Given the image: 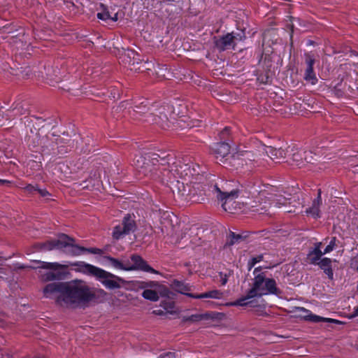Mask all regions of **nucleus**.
Listing matches in <instances>:
<instances>
[{
    "instance_id": "6",
    "label": "nucleus",
    "mask_w": 358,
    "mask_h": 358,
    "mask_svg": "<svg viewBox=\"0 0 358 358\" xmlns=\"http://www.w3.org/2000/svg\"><path fill=\"white\" fill-rule=\"evenodd\" d=\"M70 265L76 266V268L75 270L78 272L94 277L106 289H115L121 287L120 284V282L122 281L121 278L99 267L85 262H76L71 263Z\"/></svg>"
},
{
    "instance_id": "13",
    "label": "nucleus",
    "mask_w": 358,
    "mask_h": 358,
    "mask_svg": "<svg viewBox=\"0 0 358 358\" xmlns=\"http://www.w3.org/2000/svg\"><path fill=\"white\" fill-rule=\"evenodd\" d=\"M253 155L249 152L241 153H235L230 155L229 159L227 161V166H229L235 169L243 168L244 166L247 167V170L250 171L255 166L253 162H257L255 158L252 159Z\"/></svg>"
},
{
    "instance_id": "42",
    "label": "nucleus",
    "mask_w": 358,
    "mask_h": 358,
    "mask_svg": "<svg viewBox=\"0 0 358 358\" xmlns=\"http://www.w3.org/2000/svg\"><path fill=\"white\" fill-rule=\"evenodd\" d=\"M336 241V237H333L331 239L329 245L325 248V249L324 250V254H327V253H329V252H331L335 248Z\"/></svg>"
},
{
    "instance_id": "56",
    "label": "nucleus",
    "mask_w": 358,
    "mask_h": 358,
    "mask_svg": "<svg viewBox=\"0 0 358 358\" xmlns=\"http://www.w3.org/2000/svg\"><path fill=\"white\" fill-rule=\"evenodd\" d=\"M4 117V113L1 110V108H0V120Z\"/></svg>"
},
{
    "instance_id": "4",
    "label": "nucleus",
    "mask_w": 358,
    "mask_h": 358,
    "mask_svg": "<svg viewBox=\"0 0 358 358\" xmlns=\"http://www.w3.org/2000/svg\"><path fill=\"white\" fill-rule=\"evenodd\" d=\"M73 62L72 60H68L66 64H61V68L58 66H45V73L46 79L50 82L51 85L59 83L64 81H69V86L63 85L61 87L68 92L79 90L81 87V82L79 79L80 73L77 72V69L74 67L69 68L68 66Z\"/></svg>"
},
{
    "instance_id": "23",
    "label": "nucleus",
    "mask_w": 358,
    "mask_h": 358,
    "mask_svg": "<svg viewBox=\"0 0 358 358\" xmlns=\"http://www.w3.org/2000/svg\"><path fill=\"white\" fill-rule=\"evenodd\" d=\"M92 93L98 97L109 98L110 99H115L118 98L119 94L117 90L114 87L102 88L97 90H91Z\"/></svg>"
},
{
    "instance_id": "41",
    "label": "nucleus",
    "mask_w": 358,
    "mask_h": 358,
    "mask_svg": "<svg viewBox=\"0 0 358 358\" xmlns=\"http://www.w3.org/2000/svg\"><path fill=\"white\" fill-rule=\"evenodd\" d=\"M38 189V185H33L31 184H29L23 188L24 191L29 194H34L35 192H37Z\"/></svg>"
},
{
    "instance_id": "24",
    "label": "nucleus",
    "mask_w": 358,
    "mask_h": 358,
    "mask_svg": "<svg viewBox=\"0 0 358 358\" xmlns=\"http://www.w3.org/2000/svg\"><path fill=\"white\" fill-rule=\"evenodd\" d=\"M322 204L321 192L318 190V194L316 199L313 201L312 206L307 208L306 213L311 215L315 218L320 217V206Z\"/></svg>"
},
{
    "instance_id": "36",
    "label": "nucleus",
    "mask_w": 358,
    "mask_h": 358,
    "mask_svg": "<svg viewBox=\"0 0 358 358\" xmlns=\"http://www.w3.org/2000/svg\"><path fill=\"white\" fill-rule=\"evenodd\" d=\"M243 239V236L241 234H236L234 232H231L229 234V241L227 244L232 245L235 243H239Z\"/></svg>"
},
{
    "instance_id": "12",
    "label": "nucleus",
    "mask_w": 358,
    "mask_h": 358,
    "mask_svg": "<svg viewBox=\"0 0 358 358\" xmlns=\"http://www.w3.org/2000/svg\"><path fill=\"white\" fill-rule=\"evenodd\" d=\"M137 225L135 220V215L126 214L122 222L114 227L113 230V238L115 240L123 238L127 235L136 231Z\"/></svg>"
},
{
    "instance_id": "50",
    "label": "nucleus",
    "mask_w": 358,
    "mask_h": 358,
    "mask_svg": "<svg viewBox=\"0 0 358 358\" xmlns=\"http://www.w3.org/2000/svg\"><path fill=\"white\" fill-rule=\"evenodd\" d=\"M266 206H264L261 208H257L256 210H254V211L257 212L259 214H263V213H265L266 212Z\"/></svg>"
},
{
    "instance_id": "18",
    "label": "nucleus",
    "mask_w": 358,
    "mask_h": 358,
    "mask_svg": "<svg viewBox=\"0 0 358 358\" xmlns=\"http://www.w3.org/2000/svg\"><path fill=\"white\" fill-rule=\"evenodd\" d=\"M190 163L192 161L187 157H182V162L180 161V178H182L184 180H198L200 176L194 175L196 174V170L194 168L191 167Z\"/></svg>"
},
{
    "instance_id": "33",
    "label": "nucleus",
    "mask_w": 358,
    "mask_h": 358,
    "mask_svg": "<svg viewBox=\"0 0 358 358\" xmlns=\"http://www.w3.org/2000/svg\"><path fill=\"white\" fill-rule=\"evenodd\" d=\"M142 296L151 301H157L159 299L158 292L153 289H146L142 293Z\"/></svg>"
},
{
    "instance_id": "1",
    "label": "nucleus",
    "mask_w": 358,
    "mask_h": 358,
    "mask_svg": "<svg viewBox=\"0 0 358 358\" xmlns=\"http://www.w3.org/2000/svg\"><path fill=\"white\" fill-rule=\"evenodd\" d=\"M58 293L56 301L66 306L78 307L93 301L96 295L82 280L51 282L45 286L43 294L46 297Z\"/></svg>"
},
{
    "instance_id": "48",
    "label": "nucleus",
    "mask_w": 358,
    "mask_h": 358,
    "mask_svg": "<svg viewBox=\"0 0 358 358\" xmlns=\"http://www.w3.org/2000/svg\"><path fill=\"white\" fill-rule=\"evenodd\" d=\"M176 73H171L170 71H169L167 74H164L163 76L165 78V79L171 80L172 77L176 78Z\"/></svg>"
},
{
    "instance_id": "60",
    "label": "nucleus",
    "mask_w": 358,
    "mask_h": 358,
    "mask_svg": "<svg viewBox=\"0 0 358 358\" xmlns=\"http://www.w3.org/2000/svg\"><path fill=\"white\" fill-rule=\"evenodd\" d=\"M186 122V120H181V119H180V122Z\"/></svg>"
},
{
    "instance_id": "52",
    "label": "nucleus",
    "mask_w": 358,
    "mask_h": 358,
    "mask_svg": "<svg viewBox=\"0 0 358 358\" xmlns=\"http://www.w3.org/2000/svg\"><path fill=\"white\" fill-rule=\"evenodd\" d=\"M228 131H229V128L228 127H225L221 132V136L222 138H224V136L227 135L228 134Z\"/></svg>"
},
{
    "instance_id": "34",
    "label": "nucleus",
    "mask_w": 358,
    "mask_h": 358,
    "mask_svg": "<svg viewBox=\"0 0 358 358\" xmlns=\"http://www.w3.org/2000/svg\"><path fill=\"white\" fill-rule=\"evenodd\" d=\"M232 36V39L234 43L236 45L237 42L243 41L245 38V34L243 30H239L237 32H231L230 33Z\"/></svg>"
},
{
    "instance_id": "40",
    "label": "nucleus",
    "mask_w": 358,
    "mask_h": 358,
    "mask_svg": "<svg viewBox=\"0 0 358 358\" xmlns=\"http://www.w3.org/2000/svg\"><path fill=\"white\" fill-rule=\"evenodd\" d=\"M97 17L101 20H107L109 19H112L113 21L117 20V17L115 16L114 18H112L110 15V13L108 10H103L101 13H97Z\"/></svg>"
},
{
    "instance_id": "53",
    "label": "nucleus",
    "mask_w": 358,
    "mask_h": 358,
    "mask_svg": "<svg viewBox=\"0 0 358 358\" xmlns=\"http://www.w3.org/2000/svg\"><path fill=\"white\" fill-rule=\"evenodd\" d=\"M190 2H191V0H189ZM193 1L195 3H197L198 6H201V7L202 8L203 7V1L202 0H193Z\"/></svg>"
},
{
    "instance_id": "27",
    "label": "nucleus",
    "mask_w": 358,
    "mask_h": 358,
    "mask_svg": "<svg viewBox=\"0 0 358 358\" xmlns=\"http://www.w3.org/2000/svg\"><path fill=\"white\" fill-rule=\"evenodd\" d=\"M317 265L320 266V268L324 271L329 279H333L334 273L331 268V259L324 257L322 259Z\"/></svg>"
},
{
    "instance_id": "11",
    "label": "nucleus",
    "mask_w": 358,
    "mask_h": 358,
    "mask_svg": "<svg viewBox=\"0 0 358 358\" xmlns=\"http://www.w3.org/2000/svg\"><path fill=\"white\" fill-rule=\"evenodd\" d=\"M182 189H180V202L182 205H188L192 203H199L203 199H200L198 190L200 189V183L196 180H188L182 182Z\"/></svg>"
},
{
    "instance_id": "59",
    "label": "nucleus",
    "mask_w": 358,
    "mask_h": 358,
    "mask_svg": "<svg viewBox=\"0 0 358 358\" xmlns=\"http://www.w3.org/2000/svg\"><path fill=\"white\" fill-rule=\"evenodd\" d=\"M174 282H175V284H179V281H178L176 280L174 281Z\"/></svg>"
},
{
    "instance_id": "46",
    "label": "nucleus",
    "mask_w": 358,
    "mask_h": 358,
    "mask_svg": "<svg viewBox=\"0 0 358 358\" xmlns=\"http://www.w3.org/2000/svg\"><path fill=\"white\" fill-rule=\"evenodd\" d=\"M29 165L31 166V169H34L35 170H39L41 167V164L40 162H37L35 161H32L29 163Z\"/></svg>"
},
{
    "instance_id": "19",
    "label": "nucleus",
    "mask_w": 358,
    "mask_h": 358,
    "mask_svg": "<svg viewBox=\"0 0 358 358\" xmlns=\"http://www.w3.org/2000/svg\"><path fill=\"white\" fill-rule=\"evenodd\" d=\"M141 162H149L151 164H157L162 166H165L168 164L169 167L170 164V155L166 154V152H162L161 154L158 153H150L146 155L145 157H140L139 159Z\"/></svg>"
},
{
    "instance_id": "20",
    "label": "nucleus",
    "mask_w": 358,
    "mask_h": 358,
    "mask_svg": "<svg viewBox=\"0 0 358 358\" xmlns=\"http://www.w3.org/2000/svg\"><path fill=\"white\" fill-rule=\"evenodd\" d=\"M297 310L299 312L303 313L301 314V317H303L306 320L318 323V322H330V323H334L338 324L339 323L338 320L331 319V318H326L323 317L319 315H316L313 314L310 310L303 308V307H299L297 308Z\"/></svg>"
},
{
    "instance_id": "61",
    "label": "nucleus",
    "mask_w": 358,
    "mask_h": 358,
    "mask_svg": "<svg viewBox=\"0 0 358 358\" xmlns=\"http://www.w3.org/2000/svg\"><path fill=\"white\" fill-rule=\"evenodd\" d=\"M357 271H358V266H357Z\"/></svg>"
},
{
    "instance_id": "37",
    "label": "nucleus",
    "mask_w": 358,
    "mask_h": 358,
    "mask_svg": "<svg viewBox=\"0 0 358 358\" xmlns=\"http://www.w3.org/2000/svg\"><path fill=\"white\" fill-rule=\"evenodd\" d=\"M85 141L86 146L81 148H80V152H83V153H87V152H91L92 148L94 146V145H93V140L91 138H90L89 136H87L85 139Z\"/></svg>"
},
{
    "instance_id": "15",
    "label": "nucleus",
    "mask_w": 358,
    "mask_h": 358,
    "mask_svg": "<svg viewBox=\"0 0 358 358\" xmlns=\"http://www.w3.org/2000/svg\"><path fill=\"white\" fill-rule=\"evenodd\" d=\"M121 62L128 67L131 71H141V67H136V65L142 64L143 62L141 55L134 50L128 49L124 50L120 57Z\"/></svg>"
},
{
    "instance_id": "54",
    "label": "nucleus",
    "mask_w": 358,
    "mask_h": 358,
    "mask_svg": "<svg viewBox=\"0 0 358 358\" xmlns=\"http://www.w3.org/2000/svg\"><path fill=\"white\" fill-rule=\"evenodd\" d=\"M315 247L313 249H319V250H321L320 248L322 246V243L321 242H318V243H315Z\"/></svg>"
},
{
    "instance_id": "7",
    "label": "nucleus",
    "mask_w": 358,
    "mask_h": 358,
    "mask_svg": "<svg viewBox=\"0 0 358 358\" xmlns=\"http://www.w3.org/2000/svg\"><path fill=\"white\" fill-rule=\"evenodd\" d=\"M200 183V189L198 190L199 196L203 194L216 198L217 200L222 201V206L224 210H228L227 204L228 201H231L238 196V191L236 189L230 192L226 191L223 187L220 188L217 183L208 181L206 178L200 176L198 180Z\"/></svg>"
},
{
    "instance_id": "22",
    "label": "nucleus",
    "mask_w": 358,
    "mask_h": 358,
    "mask_svg": "<svg viewBox=\"0 0 358 358\" xmlns=\"http://www.w3.org/2000/svg\"><path fill=\"white\" fill-rule=\"evenodd\" d=\"M235 45L236 44L234 43L232 36L229 33L215 41V46L220 51L234 49Z\"/></svg>"
},
{
    "instance_id": "58",
    "label": "nucleus",
    "mask_w": 358,
    "mask_h": 358,
    "mask_svg": "<svg viewBox=\"0 0 358 358\" xmlns=\"http://www.w3.org/2000/svg\"><path fill=\"white\" fill-rule=\"evenodd\" d=\"M174 178H175L176 181L177 182H179V180H178V177L174 176Z\"/></svg>"
},
{
    "instance_id": "25",
    "label": "nucleus",
    "mask_w": 358,
    "mask_h": 358,
    "mask_svg": "<svg viewBox=\"0 0 358 358\" xmlns=\"http://www.w3.org/2000/svg\"><path fill=\"white\" fill-rule=\"evenodd\" d=\"M307 155H311V152L298 150L292 154V160L296 166L301 167L303 165L304 161L310 162V160L308 159Z\"/></svg>"
},
{
    "instance_id": "2",
    "label": "nucleus",
    "mask_w": 358,
    "mask_h": 358,
    "mask_svg": "<svg viewBox=\"0 0 358 358\" xmlns=\"http://www.w3.org/2000/svg\"><path fill=\"white\" fill-rule=\"evenodd\" d=\"M132 108L133 114L135 118H138L137 115H146V120L149 123L160 124L164 121H167L172 124L178 123L179 120V113H176L175 108L172 105L159 106L157 103L150 104V102L144 98H139L133 101L132 106L129 109Z\"/></svg>"
},
{
    "instance_id": "5",
    "label": "nucleus",
    "mask_w": 358,
    "mask_h": 358,
    "mask_svg": "<svg viewBox=\"0 0 358 358\" xmlns=\"http://www.w3.org/2000/svg\"><path fill=\"white\" fill-rule=\"evenodd\" d=\"M37 246L42 250H52L55 248L62 250L66 254L72 256H79L84 252L94 255H101L102 253V250L99 248H87L74 244V239L64 234L60 235L57 240L40 243L37 244Z\"/></svg>"
},
{
    "instance_id": "14",
    "label": "nucleus",
    "mask_w": 358,
    "mask_h": 358,
    "mask_svg": "<svg viewBox=\"0 0 358 358\" xmlns=\"http://www.w3.org/2000/svg\"><path fill=\"white\" fill-rule=\"evenodd\" d=\"M131 263L129 260H127L128 266V271H136L140 270L145 272L158 274L159 271L151 267L140 255H132L131 256Z\"/></svg>"
},
{
    "instance_id": "29",
    "label": "nucleus",
    "mask_w": 358,
    "mask_h": 358,
    "mask_svg": "<svg viewBox=\"0 0 358 358\" xmlns=\"http://www.w3.org/2000/svg\"><path fill=\"white\" fill-rule=\"evenodd\" d=\"M27 112V108H25L22 103H16L15 107H13L11 110H8V113H12V115L8 113L6 114V119H10L11 117H15L17 116H20L25 114Z\"/></svg>"
},
{
    "instance_id": "3",
    "label": "nucleus",
    "mask_w": 358,
    "mask_h": 358,
    "mask_svg": "<svg viewBox=\"0 0 358 358\" xmlns=\"http://www.w3.org/2000/svg\"><path fill=\"white\" fill-rule=\"evenodd\" d=\"M261 271L260 266L254 269L251 287L245 296L233 303L234 306H245L251 305L253 302L252 299L255 297H262L267 294L280 296L282 294V291L277 287L275 280L273 278H267L266 272Z\"/></svg>"
},
{
    "instance_id": "51",
    "label": "nucleus",
    "mask_w": 358,
    "mask_h": 358,
    "mask_svg": "<svg viewBox=\"0 0 358 358\" xmlns=\"http://www.w3.org/2000/svg\"><path fill=\"white\" fill-rule=\"evenodd\" d=\"M170 293L169 290L167 288H164L163 291L160 292V295L162 296H168L169 294Z\"/></svg>"
},
{
    "instance_id": "45",
    "label": "nucleus",
    "mask_w": 358,
    "mask_h": 358,
    "mask_svg": "<svg viewBox=\"0 0 358 358\" xmlns=\"http://www.w3.org/2000/svg\"><path fill=\"white\" fill-rule=\"evenodd\" d=\"M37 192L40 194V196L41 197H43V198H47L49 196H50V194L49 193V192L48 190H46L45 189L38 188Z\"/></svg>"
},
{
    "instance_id": "55",
    "label": "nucleus",
    "mask_w": 358,
    "mask_h": 358,
    "mask_svg": "<svg viewBox=\"0 0 358 358\" xmlns=\"http://www.w3.org/2000/svg\"><path fill=\"white\" fill-rule=\"evenodd\" d=\"M358 316V306L355 308V311L352 314V317Z\"/></svg>"
},
{
    "instance_id": "57",
    "label": "nucleus",
    "mask_w": 358,
    "mask_h": 358,
    "mask_svg": "<svg viewBox=\"0 0 358 358\" xmlns=\"http://www.w3.org/2000/svg\"><path fill=\"white\" fill-rule=\"evenodd\" d=\"M308 157V160H310V163H312V161L313 159V155L311 154V155H307Z\"/></svg>"
},
{
    "instance_id": "30",
    "label": "nucleus",
    "mask_w": 358,
    "mask_h": 358,
    "mask_svg": "<svg viewBox=\"0 0 358 358\" xmlns=\"http://www.w3.org/2000/svg\"><path fill=\"white\" fill-rule=\"evenodd\" d=\"M324 252H322L319 249H313L308 254V260L311 264H317L319 260H321L322 256L324 255Z\"/></svg>"
},
{
    "instance_id": "49",
    "label": "nucleus",
    "mask_w": 358,
    "mask_h": 358,
    "mask_svg": "<svg viewBox=\"0 0 358 358\" xmlns=\"http://www.w3.org/2000/svg\"><path fill=\"white\" fill-rule=\"evenodd\" d=\"M11 184H12V182L10 180L0 179V185L10 186Z\"/></svg>"
},
{
    "instance_id": "17",
    "label": "nucleus",
    "mask_w": 358,
    "mask_h": 358,
    "mask_svg": "<svg viewBox=\"0 0 358 358\" xmlns=\"http://www.w3.org/2000/svg\"><path fill=\"white\" fill-rule=\"evenodd\" d=\"M305 62L306 64V69L304 73L303 78L306 82L315 85L317 82L315 73L313 71V65L315 63L314 56L310 53L308 52L305 54Z\"/></svg>"
},
{
    "instance_id": "43",
    "label": "nucleus",
    "mask_w": 358,
    "mask_h": 358,
    "mask_svg": "<svg viewBox=\"0 0 358 358\" xmlns=\"http://www.w3.org/2000/svg\"><path fill=\"white\" fill-rule=\"evenodd\" d=\"M219 275L220 276L222 285H225L228 281V278L231 275V273L229 272V273H223L222 272H220Z\"/></svg>"
},
{
    "instance_id": "35",
    "label": "nucleus",
    "mask_w": 358,
    "mask_h": 358,
    "mask_svg": "<svg viewBox=\"0 0 358 358\" xmlns=\"http://www.w3.org/2000/svg\"><path fill=\"white\" fill-rule=\"evenodd\" d=\"M291 199H287L282 196H279L273 203V206L276 208H280L283 206H286L287 203H291L289 201Z\"/></svg>"
},
{
    "instance_id": "9",
    "label": "nucleus",
    "mask_w": 358,
    "mask_h": 358,
    "mask_svg": "<svg viewBox=\"0 0 358 358\" xmlns=\"http://www.w3.org/2000/svg\"><path fill=\"white\" fill-rule=\"evenodd\" d=\"M38 145H35L34 140L33 144H29V147L34 148H37L36 152H41L44 155H59L67 152V148L63 145H59L63 142V138L59 136H56L54 134H48L41 139Z\"/></svg>"
},
{
    "instance_id": "31",
    "label": "nucleus",
    "mask_w": 358,
    "mask_h": 358,
    "mask_svg": "<svg viewBox=\"0 0 358 358\" xmlns=\"http://www.w3.org/2000/svg\"><path fill=\"white\" fill-rule=\"evenodd\" d=\"M106 258L109 261L110 265L113 268L118 270L128 271L127 261L122 262L110 256H107Z\"/></svg>"
},
{
    "instance_id": "39",
    "label": "nucleus",
    "mask_w": 358,
    "mask_h": 358,
    "mask_svg": "<svg viewBox=\"0 0 358 358\" xmlns=\"http://www.w3.org/2000/svg\"><path fill=\"white\" fill-rule=\"evenodd\" d=\"M196 229H197L196 227L192 228V227H189V226L184 227L183 229H182V231H183L182 235L180 236V238L186 237V235H188L189 237H191L192 234H194L195 230H196Z\"/></svg>"
},
{
    "instance_id": "16",
    "label": "nucleus",
    "mask_w": 358,
    "mask_h": 358,
    "mask_svg": "<svg viewBox=\"0 0 358 358\" xmlns=\"http://www.w3.org/2000/svg\"><path fill=\"white\" fill-rule=\"evenodd\" d=\"M212 150L215 158L220 163L227 164L230 157V145L229 143L226 142L217 143L214 144Z\"/></svg>"
},
{
    "instance_id": "47",
    "label": "nucleus",
    "mask_w": 358,
    "mask_h": 358,
    "mask_svg": "<svg viewBox=\"0 0 358 358\" xmlns=\"http://www.w3.org/2000/svg\"><path fill=\"white\" fill-rule=\"evenodd\" d=\"M158 358H176L175 352H169L162 354Z\"/></svg>"
},
{
    "instance_id": "38",
    "label": "nucleus",
    "mask_w": 358,
    "mask_h": 358,
    "mask_svg": "<svg viewBox=\"0 0 358 358\" xmlns=\"http://www.w3.org/2000/svg\"><path fill=\"white\" fill-rule=\"evenodd\" d=\"M263 259V255H259L256 257H252L251 259L248 262V269L250 270L252 267L255 266V265L260 262Z\"/></svg>"
},
{
    "instance_id": "26",
    "label": "nucleus",
    "mask_w": 358,
    "mask_h": 358,
    "mask_svg": "<svg viewBox=\"0 0 358 358\" xmlns=\"http://www.w3.org/2000/svg\"><path fill=\"white\" fill-rule=\"evenodd\" d=\"M190 297L194 299H206L210 298L214 299H221L223 298L224 294L218 289L210 290L200 294H189Z\"/></svg>"
},
{
    "instance_id": "8",
    "label": "nucleus",
    "mask_w": 358,
    "mask_h": 358,
    "mask_svg": "<svg viewBox=\"0 0 358 358\" xmlns=\"http://www.w3.org/2000/svg\"><path fill=\"white\" fill-rule=\"evenodd\" d=\"M136 166L139 174L162 183L171 181L169 175H173V167L170 169L157 164H151L146 161L141 162L140 159H137Z\"/></svg>"
},
{
    "instance_id": "10",
    "label": "nucleus",
    "mask_w": 358,
    "mask_h": 358,
    "mask_svg": "<svg viewBox=\"0 0 358 358\" xmlns=\"http://www.w3.org/2000/svg\"><path fill=\"white\" fill-rule=\"evenodd\" d=\"M38 268L49 270L41 274V280L43 282H51L55 280H65L69 274L66 271L67 266L61 264L58 262H46L38 261Z\"/></svg>"
},
{
    "instance_id": "32",
    "label": "nucleus",
    "mask_w": 358,
    "mask_h": 358,
    "mask_svg": "<svg viewBox=\"0 0 358 358\" xmlns=\"http://www.w3.org/2000/svg\"><path fill=\"white\" fill-rule=\"evenodd\" d=\"M209 316L207 314H196L192 315L189 317L182 316V321L184 322L193 323L201 321L202 320H207Z\"/></svg>"
},
{
    "instance_id": "44",
    "label": "nucleus",
    "mask_w": 358,
    "mask_h": 358,
    "mask_svg": "<svg viewBox=\"0 0 358 358\" xmlns=\"http://www.w3.org/2000/svg\"><path fill=\"white\" fill-rule=\"evenodd\" d=\"M189 290V288L187 285H185L180 282V294L187 295L190 297L189 294H191L187 292Z\"/></svg>"
},
{
    "instance_id": "21",
    "label": "nucleus",
    "mask_w": 358,
    "mask_h": 358,
    "mask_svg": "<svg viewBox=\"0 0 358 358\" xmlns=\"http://www.w3.org/2000/svg\"><path fill=\"white\" fill-rule=\"evenodd\" d=\"M263 151L275 162H281L286 155V152L282 148L276 149L271 146L264 145Z\"/></svg>"
},
{
    "instance_id": "28",
    "label": "nucleus",
    "mask_w": 358,
    "mask_h": 358,
    "mask_svg": "<svg viewBox=\"0 0 358 358\" xmlns=\"http://www.w3.org/2000/svg\"><path fill=\"white\" fill-rule=\"evenodd\" d=\"M31 118H34L37 120L36 123L38 127H41V128L45 127L46 125L48 127H51L54 128L57 124V120L55 118L49 117V118H43L41 117L31 116Z\"/></svg>"
}]
</instances>
